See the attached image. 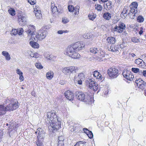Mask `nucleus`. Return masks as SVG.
<instances>
[{
	"mask_svg": "<svg viewBox=\"0 0 146 146\" xmlns=\"http://www.w3.org/2000/svg\"><path fill=\"white\" fill-rule=\"evenodd\" d=\"M75 76L74 78V82H76L78 80H79V77L78 75H76L75 74L74 75Z\"/></svg>",
	"mask_w": 146,
	"mask_h": 146,
	"instance_id": "53",
	"label": "nucleus"
},
{
	"mask_svg": "<svg viewBox=\"0 0 146 146\" xmlns=\"http://www.w3.org/2000/svg\"><path fill=\"white\" fill-rule=\"evenodd\" d=\"M95 6H96L95 9L98 11H101L102 9V6L100 5L97 4V5H96Z\"/></svg>",
	"mask_w": 146,
	"mask_h": 146,
	"instance_id": "38",
	"label": "nucleus"
},
{
	"mask_svg": "<svg viewBox=\"0 0 146 146\" xmlns=\"http://www.w3.org/2000/svg\"><path fill=\"white\" fill-rule=\"evenodd\" d=\"M66 98L69 100H73L74 98V95L72 92L70 91H66L65 93Z\"/></svg>",
	"mask_w": 146,
	"mask_h": 146,
	"instance_id": "19",
	"label": "nucleus"
},
{
	"mask_svg": "<svg viewBox=\"0 0 146 146\" xmlns=\"http://www.w3.org/2000/svg\"><path fill=\"white\" fill-rule=\"evenodd\" d=\"M34 7V13H35V16H36V6L35 5V7H34V6H33Z\"/></svg>",
	"mask_w": 146,
	"mask_h": 146,
	"instance_id": "61",
	"label": "nucleus"
},
{
	"mask_svg": "<svg viewBox=\"0 0 146 146\" xmlns=\"http://www.w3.org/2000/svg\"><path fill=\"white\" fill-rule=\"evenodd\" d=\"M18 20L20 25L24 26L25 25L27 22V17L26 15L24 14L18 15Z\"/></svg>",
	"mask_w": 146,
	"mask_h": 146,
	"instance_id": "16",
	"label": "nucleus"
},
{
	"mask_svg": "<svg viewBox=\"0 0 146 146\" xmlns=\"http://www.w3.org/2000/svg\"><path fill=\"white\" fill-rule=\"evenodd\" d=\"M107 72L110 76L114 78H116L119 75L118 69L115 68H110Z\"/></svg>",
	"mask_w": 146,
	"mask_h": 146,
	"instance_id": "11",
	"label": "nucleus"
},
{
	"mask_svg": "<svg viewBox=\"0 0 146 146\" xmlns=\"http://www.w3.org/2000/svg\"><path fill=\"white\" fill-rule=\"evenodd\" d=\"M31 2L30 1V0H28V2L31 5H34L36 3V0H31Z\"/></svg>",
	"mask_w": 146,
	"mask_h": 146,
	"instance_id": "52",
	"label": "nucleus"
},
{
	"mask_svg": "<svg viewBox=\"0 0 146 146\" xmlns=\"http://www.w3.org/2000/svg\"><path fill=\"white\" fill-rule=\"evenodd\" d=\"M46 76L47 78L50 80L53 77L54 73L51 70H49L46 74Z\"/></svg>",
	"mask_w": 146,
	"mask_h": 146,
	"instance_id": "24",
	"label": "nucleus"
},
{
	"mask_svg": "<svg viewBox=\"0 0 146 146\" xmlns=\"http://www.w3.org/2000/svg\"><path fill=\"white\" fill-rule=\"evenodd\" d=\"M30 44L33 48H36V42L33 41H30Z\"/></svg>",
	"mask_w": 146,
	"mask_h": 146,
	"instance_id": "39",
	"label": "nucleus"
},
{
	"mask_svg": "<svg viewBox=\"0 0 146 146\" xmlns=\"http://www.w3.org/2000/svg\"><path fill=\"white\" fill-rule=\"evenodd\" d=\"M75 51L73 45L69 46L66 49V54L73 58H80V55Z\"/></svg>",
	"mask_w": 146,
	"mask_h": 146,
	"instance_id": "2",
	"label": "nucleus"
},
{
	"mask_svg": "<svg viewBox=\"0 0 146 146\" xmlns=\"http://www.w3.org/2000/svg\"><path fill=\"white\" fill-rule=\"evenodd\" d=\"M50 55L48 54V53H46L44 55V57L47 59L49 60H51V57H50Z\"/></svg>",
	"mask_w": 146,
	"mask_h": 146,
	"instance_id": "45",
	"label": "nucleus"
},
{
	"mask_svg": "<svg viewBox=\"0 0 146 146\" xmlns=\"http://www.w3.org/2000/svg\"><path fill=\"white\" fill-rule=\"evenodd\" d=\"M78 70V67L74 66H70L62 68V72L65 75H69V78H71L72 75L76 73Z\"/></svg>",
	"mask_w": 146,
	"mask_h": 146,
	"instance_id": "3",
	"label": "nucleus"
},
{
	"mask_svg": "<svg viewBox=\"0 0 146 146\" xmlns=\"http://www.w3.org/2000/svg\"><path fill=\"white\" fill-rule=\"evenodd\" d=\"M107 41L109 44H114L116 41L115 38L113 37H109L107 38Z\"/></svg>",
	"mask_w": 146,
	"mask_h": 146,
	"instance_id": "23",
	"label": "nucleus"
},
{
	"mask_svg": "<svg viewBox=\"0 0 146 146\" xmlns=\"http://www.w3.org/2000/svg\"><path fill=\"white\" fill-rule=\"evenodd\" d=\"M5 103H9V104L6 106L7 111H13L19 107L18 105V101L16 99H13L10 101L9 99L6 100Z\"/></svg>",
	"mask_w": 146,
	"mask_h": 146,
	"instance_id": "4",
	"label": "nucleus"
},
{
	"mask_svg": "<svg viewBox=\"0 0 146 146\" xmlns=\"http://www.w3.org/2000/svg\"><path fill=\"white\" fill-rule=\"evenodd\" d=\"M78 76L79 77V79L84 80L85 78L84 75L83 73H80L78 74Z\"/></svg>",
	"mask_w": 146,
	"mask_h": 146,
	"instance_id": "40",
	"label": "nucleus"
},
{
	"mask_svg": "<svg viewBox=\"0 0 146 146\" xmlns=\"http://www.w3.org/2000/svg\"><path fill=\"white\" fill-rule=\"evenodd\" d=\"M37 133L38 142V144L37 143V146H43L42 142L45 136V131L43 129L38 128L37 129Z\"/></svg>",
	"mask_w": 146,
	"mask_h": 146,
	"instance_id": "5",
	"label": "nucleus"
},
{
	"mask_svg": "<svg viewBox=\"0 0 146 146\" xmlns=\"http://www.w3.org/2000/svg\"><path fill=\"white\" fill-rule=\"evenodd\" d=\"M46 115L48 118L46 121L47 120V121L48 122L49 121L54 122L56 120L57 121V119H59L58 118L56 113L54 111L47 112Z\"/></svg>",
	"mask_w": 146,
	"mask_h": 146,
	"instance_id": "10",
	"label": "nucleus"
},
{
	"mask_svg": "<svg viewBox=\"0 0 146 146\" xmlns=\"http://www.w3.org/2000/svg\"><path fill=\"white\" fill-rule=\"evenodd\" d=\"M135 82L137 86L142 90L144 89L146 87V82L141 79L135 80Z\"/></svg>",
	"mask_w": 146,
	"mask_h": 146,
	"instance_id": "18",
	"label": "nucleus"
},
{
	"mask_svg": "<svg viewBox=\"0 0 146 146\" xmlns=\"http://www.w3.org/2000/svg\"><path fill=\"white\" fill-rule=\"evenodd\" d=\"M129 60H133V59L132 58H131L132 57L133 58L136 55L133 53H129Z\"/></svg>",
	"mask_w": 146,
	"mask_h": 146,
	"instance_id": "35",
	"label": "nucleus"
},
{
	"mask_svg": "<svg viewBox=\"0 0 146 146\" xmlns=\"http://www.w3.org/2000/svg\"><path fill=\"white\" fill-rule=\"evenodd\" d=\"M47 35L46 31L44 30L43 28H41L37 33V39L38 40H41L46 37Z\"/></svg>",
	"mask_w": 146,
	"mask_h": 146,
	"instance_id": "13",
	"label": "nucleus"
},
{
	"mask_svg": "<svg viewBox=\"0 0 146 146\" xmlns=\"http://www.w3.org/2000/svg\"><path fill=\"white\" fill-rule=\"evenodd\" d=\"M51 9L52 13H54L58 12V9L56 6L55 5L54 2L52 1L51 3Z\"/></svg>",
	"mask_w": 146,
	"mask_h": 146,
	"instance_id": "25",
	"label": "nucleus"
},
{
	"mask_svg": "<svg viewBox=\"0 0 146 146\" xmlns=\"http://www.w3.org/2000/svg\"><path fill=\"white\" fill-rule=\"evenodd\" d=\"M69 21V20L66 18H63L62 19V22L64 23H68Z\"/></svg>",
	"mask_w": 146,
	"mask_h": 146,
	"instance_id": "51",
	"label": "nucleus"
},
{
	"mask_svg": "<svg viewBox=\"0 0 146 146\" xmlns=\"http://www.w3.org/2000/svg\"><path fill=\"white\" fill-rule=\"evenodd\" d=\"M144 19L143 17L141 15L138 17L137 18V21L139 23H141L144 21Z\"/></svg>",
	"mask_w": 146,
	"mask_h": 146,
	"instance_id": "32",
	"label": "nucleus"
},
{
	"mask_svg": "<svg viewBox=\"0 0 146 146\" xmlns=\"http://www.w3.org/2000/svg\"><path fill=\"white\" fill-rule=\"evenodd\" d=\"M139 74L141 75H142L143 76L146 77V70H144L143 72L140 71L139 72Z\"/></svg>",
	"mask_w": 146,
	"mask_h": 146,
	"instance_id": "47",
	"label": "nucleus"
},
{
	"mask_svg": "<svg viewBox=\"0 0 146 146\" xmlns=\"http://www.w3.org/2000/svg\"><path fill=\"white\" fill-rule=\"evenodd\" d=\"M83 80L79 79V80H78L77 81L78 83L79 84H82V81Z\"/></svg>",
	"mask_w": 146,
	"mask_h": 146,
	"instance_id": "62",
	"label": "nucleus"
},
{
	"mask_svg": "<svg viewBox=\"0 0 146 146\" xmlns=\"http://www.w3.org/2000/svg\"><path fill=\"white\" fill-rule=\"evenodd\" d=\"M74 146H84V145L82 141L78 142Z\"/></svg>",
	"mask_w": 146,
	"mask_h": 146,
	"instance_id": "46",
	"label": "nucleus"
},
{
	"mask_svg": "<svg viewBox=\"0 0 146 146\" xmlns=\"http://www.w3.org/2000/svg\"><path fill=\"white\" fill-rule=\"evenodd\" d=\"M122 74L125 78L129 80H132L134 78V76L132 75L131 71L128 70H123Z\"/></svg>",
	"mask_w": 146,
	"mask_h": 146,
	"instance_id": "15",
	"label": "nucleus"
},
{
	"mask_svg": "<svg viewBox=\"0 0 146 146\" xmlns=\"http://www.w3.org/2000/svg\"><path fill=\"white\" fill-rule=\"evenodd\" d=\"M16 72L18 74L20 75L21 74H23V72L21 71V70L19 69H17L16 70Z\"/></svg>",
	"mask_w": 146,
	"mask_h": 146,
	"instance_id": "54",
	"label": "nucleus"
},
{
	"mask_svg": "<svg viewBox=\"0 0 146 146\" xmlns=\"http://www.w3.org/2000/svg\"><path fill=\"white\" fill-rule=\"evenodd\" d=\"M9 13L11 15L14 16L15 15V10L13 8H11L8 10Z\"/></svg>",
	"mask_w": 146,
	"mask_h": 146,
	"instance_id": "31",
	"label": "nucleus"
},
{
	"mask_svg": "<svg viewBox=\"0 0 146 146\" xmlns=\"http://www.w3.org/2000/svg\"><path fill=\"white\" fill-rule=\"evenodd\" d=\"M85 82L87 86H88L89 88L94 91H96L98 89V84L94 81L93 80V79H87Z\"/></svg>",
	"mask_w": 146,
	"mask_h": 146,
	"instance_id": "9",
	"label": "nucleus"
},
{
	"mask_svg": "<svg viewBox=\"0 0 146 146\" xmlns=\"http://www.w3.org/2000/svg\"><path fill=\"white\" fill-rule=\"evenodd\" d=\"M143 27H141L139 29V30H140L139 32V34L140 35H141L143 33Z\"/></svg>",
	"mask_w": 146,
	"mask_h": 146,
	"instance_id": "56",
	"label": "nucleus"
},
{
	"mask_svg": "<svg viewBox=\"0 0 146 146\" xmlns=\"http://www.w3.org/2000/svg\"><path fill=\"white\" fill-rule=\"evenodd\" d=\"M103 17L106 20H109L111 18V15L108 12H106L104 14Z\"/></svg>",
	"mask_w": 146,
	"mask_h": 146,
	"instance_id": "29",
	"label": "nucleus"
},
{
	"mask_svg": "<svg viewBox=\"0 0 146 146\" xmlns=\"http://www.w3.org/2000/svg\"><path fill=\"white\" fill-rule=\"evenodd\" d=\"M18 34L19 35H21L22 34L23 32V28H20L17 29Z\"/></svg>",
	"mask_w": 146,
	"mask_h": 146,
	"instance_id": "43",
	"label": "nucleus"
},
{
	"mask_svg": "<svg viewBox=\"0 0 146 146\" xmlns=\"http://www.w3.org/2000/svg\"><path fill=\"white\" fill-rule=\"evenodd\" d=\"M107 8L108 10H110L112 8V3L111 1H109L106 4Z\"/></svg>",
	"mask_w": 146,
	"mask_h": 146,
	"instance_id": "34",
	"label": "nucleus"
},
{
	"mask_svg": "<svg viewBox=\"0 0 146 146\" xmlns=\"http://www.w3.org/2000/svg\"><path fill=\"white\" fill-rule=\"evenodd\" d=\"M93 75L94 77L97 79H98L101 81L102 80L103 77L102 75L97 71H95L94 72Z\"/></svg>",
	"mask_w": 146,
	"mask_h": 146,
	"instance_id": "22",
	"label": "nucleus"
},
{
	"mask_svg": "<svg viewBox=\"0 0 146 146\" xmlns=\"http://www.w3.org/2000/svg\"><path fill=\"white\" fill-rule=\"evenodd\" d=\"M126 28V26L124 23L120 22L119 23L118 25H116L113 29L114 32L116 31L119 33H122L123 30Z\"/></svg>",
	"mask_w": 146,
	"mask_h": 146,
	"instance_id": "12",
	"label": "nucleus"
},
{
	"mask_svg": "<svg viewBox=\"0 0 146 146\" xmlns=\"http://www.w3.org/2000/svg\"><path fill=\"white\" fill-rule=\"evenodd\" d=\"M68 11L70 12H73L74 10V7L72 5L68 6Z\"/></svg>",
	"mask_w": 146,
	"mask_h": 146,
	"instance_id": "36",
	"label": "nucleus"
},
{
	"mask_svg": "<svg viewBox=\"0 0 146 146\" xmlns=\"http://www.w3.org/2000/svg\"><path fill=\"white\" fill-rule=\"evenodd\" d=\"M127 44L125 42H123L122 44H121L119 45V47L121 48H123L124 47L126 46Z\"/></svg>",
	"mask_w": 146,
	"mask_h": 146,
	"instance_id": "49",
	"label": "nucleus"
},
{
	"mask_svg": "<svg viewBox=\"0 0 146 146\" xmlns=\"http://www.w3.org/2000/svg\"><path fill=\"white\" fill-rule=\"evenodd\" d=\"M76 128V127L74 128V127H73V128H72V129L73 130H72L71 128L70 129V130L72 132H76L78 131V130H76V129L75 128Z\"/></svg>",
	"mask_w": 146,
	"mask_h": 146,
	"instance_id": "55",
	"label": "nucleus"
},
{
	"mask_svg": "<svg viewBox=\"0 0 146 146\" xmlns=\"http://www.w3.org/2000/svg\"><path fill=\"white\" fill-rule=\"evenodd\" d=\"M88 17L90 20L93 21L96 18V15H94L93 14H89L88 15Z\"/></svg>",
	"mask_w": 146,
	"mask_h": 146,
	"instance_id": "33",
	"label": "nucleus"
},
{
	"mask_svg": "<svg viewBox=\"0 0 146 146\" xmlns=\"http://www.w3.org/2000/svg\"><path fill=\"white\" fill-rule=\"evenodd\" d=\"M76 51H78L82 50L85 45L83 42H78L73 44Z\"/></svg>",
	"mask_w": 146,
	"mask_h": 146,
	"instance_id": "17",
	"label": "nucleus"
},
{
	"mask_svg": "<svg viewBox=\"0 0 146 146\" xmlns=\"http://www.w3.org/2000/svg\"><path fill=\"white\" fill-rule=\"evenodd\" d=\"M75 96L77 98L81 101L84 102L86 104L89 103L91 101L90 98L89 96H86L84 92L77 91L75 92Z\"/></svg>",
	"mask_w": 146,
	"mask_h": 146,
	"instance_id": "6",
	"label": "nucleus"
},
{
	"mask_svg": "<svg viewBox=\"0 0 146 146\" xmlns=\"http://www.w3.org/2000/svg\"><path fill=\"white\" fill-rule=\"evenodd\" d=\"M118 48L116 46L111 45L110 48L108 49L109 51L114 52L118 50Z\"/></svg>",
	"mask_w": 146,
	"mask_h": 146,
	"instance_id": "30",
	"label": "nucleus"
},
{
	"mask_svg": "<svg viewBox=\"0 0 146 146\" xmlns=\"http://www.w3.org/2000/svg\"><path fill=\"white\" fill-rule=\"evenodd\" d=\"M143 62V60L140 58L137 59L135 60V63L137 65H139L140 66H142Z\"/></svg>",
	"mask_w": 146,
	"mask_h": 146,
	"instance_id": "27",
	"label": "nucleus"
},
{
	"mask_svg": "<svg viewBox=\"0 0 146 146\" xmlns=\"http://www.w3.org/2000/svg\"><path fill=\"white\" fill-rule=\"evenodd\" d=\"M7 111L6 107L4 105H0V115L5 114Z\"/></svg>",
	"mask_w": 146,
	"mask_h": 146,
	"instance_id": "21",
	"label": "nucleus"
},
{
	"mask_svg": "<svg viewBox=\"0 0 146 146\" xmlns=\"http://www.w3.org/2000/svg\"><path fill=\"white\" fill-rule=\"evenodd\" d=\"M59 141L58 143L57 146H63V141L64 140L63 137L62 136H59L58 138Z\"/></svg>",
	"mask_w": 146,
	"mask_h": 146,
	"instance_id": "28",
	"label": "nucleus"
},
{
	"mask_svg": "<svg viewBox=\"0 0 146 146\" xmlns=\"http://www.w3.org/2000/svg\"><path fill=\"white\" fill-rule=\"evenodd\" d=\"M126 54V52H123L122 56H123V57L124 58H125V55Z\"/></svg>",
	"mask_w": 146,
	"mask_h": 146,
	"instance_id": "64",
	"label": "nucleus"
},
{
	"mask_svg": "<svg viewBox=\"0 0 146 146\" xmlns=\"http://www.w3.org/2000/svg\"><path fill=\"white\" fill-rule=\"evenodd\" d=\"M131 70L135 73H138L139 74V72L141 71V70H140L139 68H133L131 69Z\"/></svg>",
	"mask_w": 146,
	"mask_h": 146,
	"instance_id": "37",
	"label": "nucleus"
},
{
	"mask_svg": "<svg viewBox=\"0 0 146 146\" xmlns=\"http://www.w3.org/2000/svg\"><path fill=\"white\" fill-rule=\"evenodd\" d=\"M17 29H13L11 32V34L13 35H15L18 34Z\"/></svg>",
	"mask_w": 146,
	"mask_h": 146,
	"instance_id": "44",
	"label": "nucleus"
},
{
	"mask_svg": "<svg viewBox=\"0 0 146 146\" xmlns=\"http://www.w3.org/2000/svg\"><path fill=\"white\" fill-rule=\"evenodd\" d=\"M35 27L33 25H29V29L27 31V33L29 35H31V38L33 40H35V38L36 37V35H35L34 31H35Z\"/></svg>",
	"mask_w": 146,
	"mask_h": 146,
	"instance_id": "14",
	"label": "nucleus"
},
{
	"mask_svg": "<svg viewBox=\"0 0 146 146\" xmlns=\"http://www.w3.org/2000/svg\"><path fill=\"white\" fill-rule=\"evenodd\" d=\"M138 5L136 1L132 2L130 5V10L128 14L131 19H134L135 17Z\"/></svg>",
	"mask_w": 146,
	"mask_h": 146,
	"instance_id": "7",
	"label": "nucleus"
},
{
	"mask_svg": "<svg viewBox=\"0 0 146 146\" xmlns=\"http://www.w3.org/2000/svg\"><path fill=\"white\" fill-rule=\"evenodd\" d=\"M47 121V120L46 121V123L50 125V126L48 127L49 129L51 127L53 130L56 131L60 128L61 123L60 120L58 119L57 121L56 120L54 122L49 121V122Z\"/></svg>",
	"mask_w": 146,
	"mask_h": 146,
	"instance_id": "8",
	"label": "nucleus"
},
{
	"mask_svg": "<svg viewBox=\"0 0 146 146\" xmlns=\"http://www.w3.org/2000/svg\"><path fill=\"white\" fill-rule=\"evenodd\" d=\"M79 10L76 9H75L74 8V11H75L74 14L75 15H77L79 13Z\"/></svg>",
	"mask_w": 146,
	"mask_h": 146,
	"instance_id": "58",
	"label": "nucleus"
},
{
	"mask_svg": "<svg viewBox=\"0 0 146 146\" xmlns=\"http://www.w3.org/2000/svg\"><path fill=\"white\" fill-rule=\"evenodd\" d=\"M19 79L21 81H23L24 80V77L23 74L19 75Z\"/></svg>",
	"mask_w": 146,
	"mask_h": 146,
	"instance_id": "59",
	"label": "nucleus"
},
{
	"mask_svg": "<svg viewBox=\"0 0 146 146\" xmlns=\"http://www.w3.org/2000/svg\"><path fill=\"white\" fill-rule=\"evenodd\" d=\"M43 68V66L41 65L40 63H37V68L41 69Z\"/></svg>",
	"mask_w": 146,
	"mask_h": 146,
	"instance_id": "50",
	"label": "nucleus"
},
{
	"mask_svg": "<svg viewBox=\"0 0 146 146\" xmlns=\"http://www.w3.org/2000/svg\"><path fill=\"white\" fill-rule=\"evenodd\" d=\"M30 56L32 57H35V58H36V55L35 53L34 54L33 53H32L30 54Z\"/></svg>",
	"mask_w": 146,
	"mask_h": 146,
	"instance_id": "60",
	"label": "nucleus"
},
{
	"mask_svg": "<svg viewBox=\"0 0 146 146\" xmlns=\"http://www.w3.org/2000/svg\"><path fill=\"white\" fill-rule=\"evenodd\" d=\"M131 41L134 43H137L139 42V39L135 37H132L131 38Z\"/></svg>",
	"mask_w": 146,
	"mask_h": 146,
	"instance_id": "41",
	"label": "nucleus"
},
{
	"mask_svg": "<svg viewBox=\"0 0 146 146\" xmlns=\"http://www.w3.org/2000/svg\"><path fill=\"white\" fill-rule=\"evenodd\" d=\"M88 137L90 138L91 139L93 137V134L91 131H90L87 134Z\"/></svg>",
	"mask_w": 146,
	"mask_h": 146,
	"instance_id": "48",
	"label": "nucleus"
},
{
	"mask_svg": "<svg viewBox=\"0 0 146 146\" xmlns=\"http://www.w3.org/2000/svg\"><path fill=\"white\" fill-rule=\"evenodd\" d=\"M83 131L86 134L88 133V132H90V131L87 128L83 129Z\"/></svg>",
	"mask_w": 146,
	"mask_h": 146,
	"instance_id": "57",
	"label": "nucleus"
},
{
	"mask_svg": "<svg viewBox=\"0 0 146 146\" xmlns=\"http://www.w3.org/2000/svg\"><path fill=\"white\" fill-rule=\"evenodd\" d=\"M2 54L4 56L7 60H9L11 59V57L9 54L6 51H3L2 52Z\"/></svg>",
	"mask_w": 146,
	"mask_h": 146,
	"instance_id": "26",
	"label": "nucleus"
},
{
	"mask_svg": "<svg viewBox=\"0 0 146 146\" xmlns=\"http://www.w3.org/2000/svg\"><path fill=\"white\" fill-rule=\"evenodd\" d=\"M42 17L41 12L40 10H37V21L38 23H40L42 21Z\"/></svg>",
	"mask_w": 146,
	"mask_h": 146,
	"instance_id": "20",
	"label": "nucleus"
},
{
	"mask_svg": "<svg viewBox=\"0 0 146 146\" xmlns=\"http://www.w3.org/2000/svg\"><path fill=\"white\" fill-rule=\"evenodd\" d=\"M90 52L92 53L96 54L94 57V59L99 61H102V58L105 56V53L99 48H92L90 49Z\"/></svg>",
	"mask_w": 146,
	"mask_h": 146,
	"instance_id": "1",
	"label": "nucleus"
},
{
	"mask_svg": "<svg viewBox=\"0 0 146 146\" xmlns=\"http://www.w3.org/2000/svg\"><path fill=\"white\" fill-rule=\"evenodd\" d=\"M68 31L67 30H60L57 31V33L58 34L62 35L64 33H68Z\"/></svg>",
	"mask_w": 146,
	"mask_h": 146,
	"instance_id": "42",
	"label": "nucleus"
},
{
	"mask_svg": "<svg viewBox=\"0 0 146 146\" xmlns=\"http://www.w3.org/2000/svg\"><path fill=\"white\" fill-rule=\"evenodd\" d=\"M138 119L140 121H141L143 119V116H142L139 117L138 118Z\"/></svg>",
	"mask_w": 146,
	"mask_h": 146,
	"instance_id": "63",
	"label": "nucleus"
}]
</instances>
